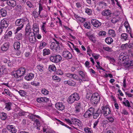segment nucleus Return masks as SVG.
<instances>
[{
  "instance_id": "nucleus-42",
  "label": "nucleus",
  "mask_w": 133,
  "mask_h": 133,
  "mask_svg": "<svg viewBox=\"0 0 133 133\" xmlns=\"http://www.w3.org/2000/svg\"><path fill=\"white\" fill-rule=\"evenodd\" d=\"M18 92L20 95L22 97H25L27 94L26 92L23 90H21L18 91Z\"/></svg>"
},
{
  "instance_id": "nucleus-18",
  "label": "nucleus",
  "mask_w": 133,
  "mask_h": 133,
  "mask_svg": "<svg viewBox=\"0 0 133 133\" xmlns=\"http://www.w3.org/2000/svg\"><path fill=\"white\" fill-rule=\"evenodd\" d=\"M31 29L30 24L29 23H28L26 26V28L25 29V34L26 35L30 34H31Z\"/></svg>"
},
{
  "instance_id": "nucleus-36",
  "label": "nucleus",
  "mask_w": 133,
  "mask_h": 133,
  "mask_svg": "<svg viewBox=\"0 0 133 133\" xmlns=\"http://www.w3.org/2000/svg\"><path fill=\"white\" fill-rule=\"evenodd\" d=\"M50 53V50L48 49L45 48L43 50V55L44 56L49 55Z\"/></svg>"
},
{
  "instance_id": "nucleus-41",
  "label": "nucleus",
  "mask_w": 133,
  "mask_h": 133,
  "mask_svg": "<svg viewBox=\"0 0 133 133\" xmlns=\"http://www.w3.org/2000/svg\"><path fill=\"white\" fill-rule=\"evenodd\" d=\"M73 78L74 79L77 81H80L81 79L79 78L78 76V75L76 74H72L71 75V78Z\"/></svg>"
},
{
  "instance_id": "nucleus-52",
  "label": "nucleus",
  "mask_w": 133,
  "mask_h": 133,
  "mask_svg": "<svg viewBox=\"0 0 133 133\" xmlns=\"http://www.w3.org/2000/svg\"><path fill=\"white\" fill-rule=\"evenodd\" d=\"M123 104L125 106L128 107H131L129 102L128 100H127L125 102H123Z\"/></svg>"
},
{
  "instance_id": "nucleus-54",
  "label": "nucleus",
  "mask_w": 133,
  "mask_h": 133,
  "mask_svg": "<svg viewBox=\"0 0 133 133\" xmlns=\"http://www.w3.org/2000/svg\"><path fill=\"white\" fill-rule=\"evenodd\" d=\"M28 117L29 119H31L32 121H34L35 119V115H29L28 116Z\"/></svg>"
},
{
  "instance_id": "nucleus-33",
  "label": "nucleus",
  "mask_w": 133,
  "mask_h": 133,
  "mask_svg": "<svg viewBox=\"0 0 133 133\" xmlns=\"http://www.w3.org/2000/svg\"><path fill=\"white\" fill-rule=\"evenodd\" d=\"M7 13L6 10L4 8H1L0 10V15L2 17H4L6 15Z\"/></svg>"
},
{
  "instance_id": "nucleus-25",
  "label": "nucleus",
  "mask_w": 133,
  "mask_h": 133,
  "mask_svg": "<svg viewBox=\"0 0 133 133\" xmlns=\"http://www.w3.org/2000/svg\"><path fill=\"white\" fill-rule=\"evenodd\" d=\"M34 77V75L32 73H30L28 75L25 76V79L29 81L32 80Z\"/></svg>"
},
{
  "instance_id": "nucleus-5",
  "label": "nucleus",
  "mask_w": 133,
  "mask_h": 133,
  "mask_svg": "<svg viewBox=\"0 0 133 133\" xmlns=\"http://www.w3.org/2000/svg\"><path fill=\"white\" fill-rule=\"evenodd\" d=\"M100 96L97 93H94L92 95L90 99L91 102L94 104H97L99 101Z\"/></svg>"
},
{
  "instance_id": "nucleus-35",
  "label": "nucleus",
  "mask_w": 133,
  "mask_h": 133,
  "mask_svg": "<svg viewBox=\"0 0 133 133\" xmlns=\"http://www.w3.org/2000/svg\"><path fill=\"white\" fill-rule=\"evenodd\" d=\"M109 36L113 37H115L116 36L115 31L113 30H109L108 31Z\"/></svg>"
},
{
  "instance_id": "nucleus-10",
  "label": "nucleus",
  "mask_w": 133,
  "mask_h": 133,
  "mask_svg": "<svg viewBox=\"0 0 133 133\" xmlns=\"http://www.w3.org/2000/svg\"><path fill=\"white\" fill-rule=\"evenodd\" d=\"M92 25L94 27L98 28L101 25V23L95 19H92L91 21Z\"/></svg>"
},
{
  "instance_id": "nucleus-38",
  "label": "nucleus",
  "mask_w": 133,
  "mask_h": 133,
  "mask_svg": "<svg viewBox=\"0 0 133 133\" xmlns=\"http://www.w3.org/2000/svg\"><path fill=\"white\" fill-rule=\"evenodd\" d=\"M103 49L105 51L109 52H111L113 51L112 48L109 46H103Z\"/></svg>"
},
{
  "instance_id": "nucleus-45",
  "label": "nucleus",
  "mask_w": 133,
  "mask_h": 133,
  "mask_svg": "<svg viewBox=\"0 0 133 133\" xmlns=\"http://www.w3.org/2000/svg\"><path fill=\"white\" fill-rule=\"evenodd\" d=\"M22 33H19L16 35V38L19 40H21L22 38Z\"/></svg>"
},
{
  "instance_id": "nucleus-11",
  "label": "nucleus",
  "mask_w": 133,
  "mask_h": 133,
  "mask_svg": "<svg viewBox=\"0 0 133 133\" xmlns=\"http://www.w3.org/2000/svg\"><path fill=\"white\" fill-rule=\"evenodd\" d=\"M71 120L72 122V124L73 123L76 125H77L79 127L82 126V122L78 119L73 117L71 118Z\"/></svg>"
},
{
  "instance_id": "nucleus-44",
  "label": "nucleus",
  "mask_w": 133,
  "mask_h": 133,
  "mask_svg": "<svg viewBox=\"0 0 133 133\" xmlns=\"http://www.w3.org/2000/svg\"><path fill=\"white\" fill-rule=\"evenodd\" d=\"M53 80L57 82H59L61 81V78L56 75H54L52 76Z\"/></svg>"
},
{
  "instance_id": "nucleus-60",
  "label": "nucleus",
  "mask_w": 133,
  "mask_h": 133,
  "mask_svg": "<svg viewBox=\"0 0 133 133\" xmlns=\"http://www.w3.org/2000/svg\"><path fill=\"white\" fill-rule=\"evenodd\" d=\"M31 84L35 85V86H37L38 85H39V82H36V81H34L33 82H32L31 83Z\"/></svg>"
},
{
  "instance_id": "nucleus-23",
  "label": "nucleus",
  "mask_w": 133,
  "mask_h": 133,
  "mask_svg": "<svg viewBox=\"0 0 133 133\" xmlns=\"http://www.w3.org/2000/svg\"><path fill=\"white\" fill-rule=\"evenodd\" d=\"M98 5L99 7L97 8V9H98V10L99 11L100 10V9H98L99 8L100 9H102L104 7L106 6H107V4L105 3L102 1H100L99 2L98 4Z\"/></svg>"
},
{
  "instance_id": "nucleus-49",
  "label": "nucleus",
  "mask_w": 133,
  "mask_h": 133,
  "mask_svg": "<svg viewBox=\"0 0 133 133\" xmlns=\"http://www.w3.org/2000/svg\"><path fill=\"white\" fill-rule=\"evenodd\" d=\"M89 38L90 41H92L93 43H95L96 42V40L95 38L92 35H91L89 37Z\"/></svg>"
},
{
  "instance_id": "nucleus-8",
  "label": "nucleus",
  "mask_w": 133,
  "mask_h": 133,
  "mask_svg": "<svg viewBox=\"0 0 133 133\" xmlns=\"http://www.w3.org/2000/svg\"><path fill=\"white\" fill-rule=\"evenodd\" d=\"M62 56L64 58L68 59H71L72 57L71 54L68 51H64L62 53Z\"/></svg>"
},
{
  "instance_id": "nucleus-27",
  "label": "nucleus",
  "mask_w": 133,
  "mask_h": 133,
  "mask_svg": "<svg viewBox=\"0 0 133 133\" xmlns=\"http://www.w3.org/2000/svg\"><path fill=\"white\" fill-rule=\"evenodd\" d=\"M64 83L65 84H68L71 86H74L76 84L75 82L73 81H64Z\"/></svg>"
},
{
  "instance_id": "nucleus-26",
  "label": "nucleus",
  "mask_w": 133,
  "mask_h": 133,
  "mask_svg": "<svg viewBox=\"0 0 133 133\" xmlns=\"http://www.w3.org/2000/svg\"><path fill=\"white\" fill-rule=\"evenodd\" d=\"M29 40L30 42L32 43H34L36 42V39L35 36H32V34H29Z\"/></svg>"
},
{
  "instance_id": "nucleus-22",
  "label": "nucleus",
  "mask_w": 133,
  "mask_h": 133,
  "mask_svg": "<svg viewBox=\"0 0 133 133\" xmlns=\"http://www.w3.org/2000/svg\"><path fill=\"white\" fill-rule=\"evenodd\" d=\"M8 128L9 131L11 133H15L16 132V130L13 125H8Z\"/></svg>"
},
{
  "instance_id": "nucleus-62",
  "label": "nucleus",
  "mask_w": 133,
  "mask_h": 133,
  "mask_svg": "<svg viewBox=\"0 0 133 133\" xmlns=\"http://www.w3.org/2000/svg\"><path fill=\"white\" fill-rule=\"evenodd\" d=\"M37 68L41 72H42L43 71V67L42 66H41L39 65H38L37 66Z\"/></svg>"
},
{
  "instance_id": "nucleus-50",
  "label": "nucleus",
  "mask_w": 133,
  "mask_h": 133,
  "mask_svg": "<svg viewBox=\"0 0 133 133\" xmlns=\"http://www.w3.org/2000/svg\"><path fill=\"white\" fill-rule=\"evenodd\" d=\"M42 93L45 95H47L49 94V91L45 89H42L41 90Z\"/></svg>"
},
{
  "instance_id": "nucleus-58",
  "label": "nucleus",
  "mask_w": 133,
  "mask_h": 133,
  "mask_svg": "<svg viewBox=\"0 0 133 133\" xmlns=\"http://www.w3.org/2000/svg\"><path fill=\"white\" fill-rule=\"evenodd\" d=\"M107 118L109 120L110 122L112 123L114 121V119L113 117L110 116L108 117Z\"/></svg>"
},
{
  "instance_id": "nucleus-4",
  "label": "nucleus",
  "mask_w": 133,
  "mask_h": 133,
  "mask_svg": "<svg viewBox=\"0 0 133 133\" xmlns=\"http://www.w3.org/2000/svg\"><path fill=\"white\" fill-rule=\"evenodd\" d=\"M62 59V57L59 55H51L50 59L52 62L57 63L60 62Z\"/></svg>"
},
{
  "instance_id": "nucleus-34",
  "label": "nucleus",
  "mask_w": 133,
  "mask_h": 133,
  "mask_svg": "<svg viewBox=\"0 0 133 133\" xmlns=\"http://www.w3.org/2000/svg\"><path fill=\"white\" fill-rule=\"evenodd\" d=\"M105 42L108 44H110L113 42V39L110 37H107L105 39Z\"/></svg>"
},
{
  "instance_id": "nucleus-28",
  "label": "nucleus",
  "mask_w": 133,
  "mask_h": 133,
  "mask_svg": "<svg viewBox=\"0 0 133 133\" xmlns=\"http://www.w3.org/2000/svg\"><path fill=\"white\" fill-rule=\"evenodd\" d=\"M24 21V20L22 19H17L15 22V25L17 26H21L22 24L24 25V24H23V22Z\"/></svg>"
},
{
  "instance_id": "nucleus-43",
  "label": "nucleus",
  "mask_w": 133,
  "mask_h": 133,
  "mask_svg": "<svg viewBox=\"0 0 133 133\" xmlns=\"http://www.w3.org/2000/svg\"><path fill=\"white\" fill-rule=\"evenodd\" d=\"M43 133H55L53 131L51 130H49L48 129H43Z\"/></svg>"
},
{
  "instance_id": "nucleus-59",
  "label": "nucleus",
  "mask_w": 133,
  "mask_h": 133,
  "mask_svg": "<svg viewBox=\"0 0 133 133\" xmlns=\"http://www.w3.org/2000/svg\"><path fill=\"white\" fill-rule=\"evenodd\" d=\"M84 130L86 133H91V129L88 128H85Z\"/></svg>"
},
{
  "instance_id": "nucleus-57",
  "label": "nucleus",
  "mask_w": 133,
  "mask_h": 133,
  "mask_svg": "<svg viewBox=\"0 0 133 133\" xmlns=\"http://www.w3.org/2000/svg\"><path fill=\"white\" fill-rule=\"evenodd\" d=\"M0 69L3 74V75L5 73V70L6 69V68H5L4 66H1V68H0Z\"/></svg>"
},
{
  "instance_id": "nucleus-9",
  "label": "nucleus",
  "mask_w": 133,
  "mask_h": 133,
  "mask_svg": "<svg viewBox=\"0 0 133 133\" xmlns=\"http://www.w3.org/2000/svg\"><path fill=\"white\" fill-rule=\"evenodd\" d=\"M56 108L59 110H63L65 108V106L62 102H57L55 104Z\"/></svg>"
},
{
  "instance_id": "nucleus-2",
  "label": "nucleus",
  "mask_w": 133,
  "mask_h": 133,
  "mask_svg": "<svg viewBox=\"0 0 133 133\" xmlns=\"http://www.w3.org/2000/svg\"><path fill=\"white\" fill-rule=\"evenodd\" d=\"M54 39L55 42H52L50 46V48L55 51L58 52L61 49L59 45V43L55 39Z\"/></svg>"
},
{
  "instance_id": "nucleus-1",
  "label": "nucleus",
  "mask_w": 133,
  "mask_h": 133,
  "mask_svg": "<svg viewBox=\"0 0 133 133\" xmlns=\"http://www.w3.org/2000/svg\"><path fill=\"white\" fill-rule=\"evenodd\" d=\"M80 97L79 94L76 92H75L69 97L67 101L69 103L71 104L75 101H78Z\"/></svg>"
},
{
  "instance_id": "nucleus-13",
  "label": "nucleus",
  "mask_w": 133,
  "mask_h": 133,
  "mask_svg": "<svg viewBox=\"0 0 133 133\" xmlns=\"http://www.w3.org/2000/svg\"><path fill=\"white\" fill-rule=\"evenodd\" d=\"M32 29L34 31V35L37 34L39 33V29L37 24L34 23L33 25Z\"/></svg>"
},
{
  "instance_id": "nucleus-24",
  "label": "nucleus",
  "mask_w": 133,
  "mask_h": 133,
  "mask_svg": "<svg viewBox=\"0 0 133 133\" xmlns=\"http://www.w3.org/2000/svg\"><path fill=\"white\" fill-rule=\"evenodd\" d=\"M7 2V4L12 6H15L16 5V2L14 0H8Z\"/></svg>"
},
{
  "instance_id": "nucleus-14",
  "label": "nucleus",
  "mask_w": 133,
  "mask_h": 133,
  "mask_svg": "<svg viewBox=\"0 0 133 133\" xmlns=\"http://www.w3.org/2000/svg\"><path fill=\"white\" fill-rule=\"evenodd\" d=\"M101 14L104 16L111 17L112 14L111 11L109 9H105L101 12Z\"/></svg>"
},
{
  "instance_id": "nucleus-51",
  "label": "nucleus",
  "mask_w": 133,
  "mask_h": 133,
  "mask_svg": "<svg viewBox=\"0 0 133 133\" xmlns=\"http://www.w3.org/2000/svg\"><path fill=\"white\" fill-rule=\"evenodd\" d=\"M85 12L87 13L88 15L91 14L92 13V10L90 9H89L87 8H85Z\"/></svg>"
},
{
  "instance_id": "nucleus-61",
  "label": "nucleus",
  "mask_w": 133,
  "mask_h": 133,
  "mask_svg": "<svg viewBox=\"0 0 133 133\" xmlns=\"http://www.w3.org/2000/svg\"><path fill=\"white\" fill-rule=\"evenodd\" d=\"M106 34V32L105 31H102L99 32V35L100 36H105Z\"/></svg>"
},
{
  "instance_id": "nucleus-64",
  "label": "nucleus",
  "mask_w": 133,
  "mask_h": 133,
  "mask_svg": "<svg viewBox=\"0 0 133 133\" xmlns=\"http://www.w3.org/2000/svg\"><path fill=\"white\" fill-rule=\"evenodd\" d=\"M23 87L24 89H27L29 88V86L28 84L25 83L23 84Z\"/></svg>"
},
{
  "instance_id": "nucleus-63",
  "label": "nucleus",
  "mask_w": 133,
  "mask_h": 133,
  "mask_svg": "<svg viewBox=\"0 0 133 133\" xmlns=\"http://www.w3.org/2000/svg\"><path fill=\"white\" fill-rule=\"evenodd\" d=\"M82 79L83 81H89V78L87 76H85V75L82 77Z\"/></svg>"
},
{
  "instance_id": "nucleus-21",
  "label": "nucleus",
  "mask_w": 133,
  "mask_h": 133,
  "mask_svg": "<svg viewBox=\"0 0 133 133\" xmlns=\"http://www.w3.org/2000/svg\"><path fill=\"white\" fill-rule=\"evenodd\" d=\"M102 111L101 112V110L98 109L95 112H94L93 114V117L94 119H96L99 116V115L100 114H101Z\"/></svg>"
},
{
  "instance_id": "nucleus-15",
  "label": "nucleus",
  "mask_w": 133,
  "mask_h": 133,
  "mask_svg": "<svg viewBox=\"0 0 133 133\" xmlns=\"http://www.w3.org/2000/svg\"><path fill=\"white\" fill-rule=\"evenodd\" d=\"M4 102L5 104V109L8 111H9L11 110V106L12 105V104L11 102H6V101H5Z\"/></svg>"
},
{
  "instance_id": "nucleus-3",
  "label": "nucleus",
  "mask_w": 133,
  "mask_h": 133,
  "mask_svg": "<svg viewBox=\"0 0 133 133\" xmlns=\"http://www.w3.org/2000/svg\"><path fill=\"white\" fill-rule=\"evenodd\" d=\"M129 56L128 55L127 53L126 52H122L121 53L119 57V61L120 62L119 60L122 61V62H122L123 63H127L129 61Z\"/></svg>"
},
{
  "instance_id": "nucleus-19",
  "label": "nucleus",
  "mask_w": 133,
  "mask_h": 133,
  "mask_svg": "<svg viewBox=\"0 0 133 133\" xmlns=\"http://www.w3.org/2000/svg\"><path fill=\"white\" fill-rule=\"evenodd\" d=\"M39 14V13H38L39 17L41 18H47L48 16L47 11L45 10L43 11L41 14V13H40V14Z\"/></svg>"
},
{
  "instance_id": "nucleus-16",
  "label": "nucleus",
  "mask_w": 133,
  "mask_h": 133,
  "mask_svg": "<svg viewBox=\"0 0 133 133\" xmlns=\"http://www.w3.org/2000/svg\"><path fill=\"white\" fill-rule=\"evenodd\" d=\"M9 44L8 43H5L1 47V50L3 51H6L9 48Z\"/></svg>"
},
{
  "instance_id": "nucleus-12",
  "label": "nucleus",
  "mask_w": 133,
  "mask_h": 133,
  "mask_svg": "<svg viewBox=\"0 0 133 133\" xmlns=\"http://www.w3.org/2000/svg\"><path fill=\"white\" fill-rule=\"evenodd\" d=\"M1 28H3L4 29H5L8 27V24L7 21L3 19L1 21Z\"/></svg>"
},
{
  "instance_id": "nucleus-37",
  "label": "nucleus",
  "mask_w": 133,
  "mask_h": 133,
  "mask_svg": "<svg viewBox=\"0 0 133 133\" xmlns=\"http://www.w3.org/2000/svg\"><path fill=\"white\" fill-rule=\"evenodd\" d=\"M46 45V43L43 41L41 42L39 48L40 49H42Z\"/></svg>"
},
{
  "instance_id": "nucleus-29",
  "label": "nucleus",
  "mask_w": 133,
  "mask_h": 133,
  "mask_svg": "<svg viewBox=\"0 0 133 133\" xmlns=\"http://www.w3.org/2000/svg\"><path fill=\"white\" fill-rule=\"evenodd\" d=\"M21 71H23V70H21V71H19L18 69L15 72V73L14 74V75L16 78H18L23 76L22 74L21 73Z\"/></svg>"
},
{
  "instance_id": "nucleus-46",
  "label": "nucleus",
  "mask_w": 133,
  "mask_h": 133,
  "mask_svg": "<svg viewBox=\"0 0 133 133\" xmlns=\"http://www.w3.org/2000/svg\"><path fill=\"white\" fill-rule=\"evenodd\" d=\"M15 8L16 9L18 10L19 11H21L23 10V7L20 4H18L17 5Z\"/></svg>"
},
{
  "instance_id": "nucleus-7",
  "label": "nucleus",
  "mask_w": 133,
  "mask_h": 133,
  "mask_svg": "<svg viewBox=\"0 0 133 133\" xmlns=\"http://www.w3.org/2000/svg\"><path fill=\"white\" fill-rule=\"evenodd\" d=\"M102 109L101 110L102 111L101 114H103L104 116H107L108 115L110 114L111 113L110 108L109 107H102Z\"/></svg>"
},
{
  "instance_id": "nucleus-40",
  "label": "nucleus",
  "mask_w": 133,
  "mask_h": 133,
  "mask_svg": "<svg viewBox=\"0 0 133 133\" xmlns=\"http://www.w3.org/2000/svg\"><path fill=\"white\" fill-rule=\"evenodd\" d=\"M76 17V18H77V20L78 22L82 23L84 22L85 21V19L82 17H80L79 16H78L77 15V16Z\"/></svg>"
},
{
  "instance_id": "nucleus-56",
  "label": "nucleus",
  "mask_w": 133,
  "mask_h": 133,
  "mask_svg": "<svg viewBox=\"0 0 133 133\" xmlns=\"http://www.w3.org/2000/svg\"><path fill=\"white\" fill-rule=\"evenodd\" d=\"M19 71H21V70H23V71H21V73L22 74V76H23L26 70L25 69V68H19Z\"/></svg>"
},
{
  "instance_id": "nucleus-30",
  "label": "nucleus",
  "mask_w": 133,
  "mask_h": 133,
  "mask_svg": "<svg viewBox=\"0 0 133 133\" xmlns=\"http://www.w3.org/2000/svg\"><path fill=\"white\" fill-rule=\"evenodd\" d=\"M20 43L18 42H15L14 44V48L15 50L19 51L20 49Z\"/></svg>"
},
{
  "instance_id": "nucleus-47",
  "label": "nucleus",
  "mask_w": 133,
  "mask_h": 133,
  "mask_svg": "<svg viewBox=\"0 0 133 133\" xmlns=\"http://www.w3.org/2000/svg\"><path fill=\"white\" fill-rule=\"evenodd\" d=\"M32 14L35 18H37L39 16L38 12L35 11H33Z\"/></svg>"
},
{
  "instance_id": "nucleus-20",
  "label": "nucleus",
  "mask_w": 133,
  "mask_h": 133,
  "mask_svg": "<svg viewBox=\"0 0 133 133\" xmlns=\"http://www.w3.org/2000/svg\"><path fill=\"white\" fill-rule=\"evenodd\" d=\"M49 101L48 99L46 97H41L37 98V101L39 103H41L42 102H47Z\"/></svg>"
},
{
  "instance_id": "nucleus-48",
  "label": "nucleus",
  "mask_w": 133,
  "mask_h": 133,
  "mask_svg": "<svg viewBox=\"0 0 133 133\" xmlns=\"http://www.w3.org/2000/svg\"><path fill=\"white\" fill-rule=\"evenodd\" d=\"M2 115L1 116V119L2 120H5L6 118V114L5 113L3 112L1 113Z\"/></svg>"
},
{
  "instance_id": "nucleus-31",
  "label": "nucleus",
  "mask_w": 133,
  "mask_h": 133,
  "mask_svg": "<svg viewBox=\"0 0 133 133\" xmlns=\"http://www.w3.org/2000/svg\"><path fill=\"white\" fill-rule=\"evenodd\" d=\"M4 91L6 95H8L10 97H11L12 98L15 97V96L9 90L6 89H4Z\"/></svg>"
},
{
  "instance_id": "nucleus-6",
  "label": "nucleus",
  "mask_w": 133,
  "mask_h": 133,
  "mask_svg": "<svg viewBox=\"0 0 133 133\" xmlns=\"http://www.w3.org/2000/svg\"><path fill=\"white\" fill-rule=\"evenodd\" d=\"M95 112V109L92 107L89 108L84 114V116L86 118L92 116Z\"/></svg>"
},
{
  "instance_id": "nucleus-39",
  "label": "nucleus",
  "mask_w": 133,
  "mask_h": 133,
  "mask_svg": "<svg viewBox=\"0 0 133 133\" xmlns=\"http://www.w3.org/2000/svg\"><path fill=\"white\" fill-rule=\"evenodd\" d=\"M48 69L50 71H55L56 70L55 66L53 65H50Z\"/></svg>"
},
{
  "instance_id": "nucleus-55",
  "label": "nucleus",
  "mask_w": 133,
  "mask_h": 133,
  "mask_svg": "<svg viewBox=\"0 0 133 133\" xmlns=\"http://www.w3.org/2000/svg\"><path fill=\"white\" fill-rule=\"evenodd\" d=\"M39 11H38V13H39V14H40V13H41V12L42 10H43V8L42 6V4L40 3H39Z\"/></svg>"
},
{
  "instance_id": "nucleus-17",
  "label": "nucleus",
  "mask_w": 133,
  "mask_h": 133,
  "mask_svg": "<svg viewBox=\"0 0 133 133\" xmlns=\"http://www.w3.org/2000/svg\"><path fill=\"white\" fill-rule=\"evenodd\" d=\"M75 104L76 106L75 108L76 109L75 111L76 113H77L79 112L80 111V110L81 108V104L79 102L76 103Z\"/></svg>"
},
{
  "instance_id": "nucleus-53",
  "label": "nucleus",
  "mask_w": 133,
  "mask_h": 133,
  "mask_svg": "<svg viewBox=\"0 0 133 133\" xmlns=\"http://www.w3.org/2000/svg\"><path fill=\"white\" fill-rule=\"evenodd\" d=\"M126 65L128 67L133 65V61H128V62L126 63Z\"/></svg>"
},
{
  "instance_id": "nucleus-32",
  "label": "nucleus",
  "mask_w": 133,
  "mask_h": 133,
  "mask_svg": "<svg viewBox=\"0 0 133 133\" xmlns=\"http://www.w3.org/2000/svg\"><path fill=\"white\" fill-rule=\"evenodd\" d=\"M121 38L122 39L126 41L128 40L129 38L128 35L127 34L123 33L121 35Z\"/></svg>"
}]
</instances>
